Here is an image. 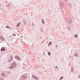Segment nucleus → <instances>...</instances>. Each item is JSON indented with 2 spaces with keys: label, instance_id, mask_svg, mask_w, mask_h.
Returning a JSON list of instances; mask_svg holds the SVG:
<instances>
[{
  "label": "nucleus",
  "instance_id": "f257e3e1",
  "mask_svg": "<svg viewBox=\"0 0 80 80\" xmlns=\"http://www.w3.org/2000/svg\"><path fill=\"white\" fill-rule=\"evenodd\" d=\"M16 67V63L15 62H13L11 64V67H9V68H15Z\"/></svg>",
  "mask_w": 80,
  "mask_h": 80
},
{
  "label": "nucleus",
  "instance_id": "f03ea898",
  "mask_svg": "<svg viewBox=\"0 0 80 80\" xmlns=\"http://www.w3.org/2000/svg\"><path fill=\"white\" fill-rule=\"evenodd\" d=\"M0 38L1 39V40H5L4 38H3V37L2 36H0Z\"/></svg>",
  "mask_w": 80,
  "mask_h": 80
},
{
  "label": "nucleus",
  "instance_id": "7ed1b4c3",
  "mask_svg": "<svg viewBox=\"0 0 80 80\" xmlns=\"http://www.w3.org/2000/svg\"><path fill=\"white\" fill-rule=\"evenodd\" d=\"M16 58V59H18V60H20V58H19V57H18V56H15Z\"/></svg>",
  "mask_w": 80,
  "mask_h": 80
},
{
  "label": "nucleus",
  "instance_id": "20e7f679",
  "mask_svg": "<svg viewBox=\"0 0 80 80\" xmlns=\"http://www.w3.org/2000/svg\"><path fill=\"white\" fill-rule=\"evenodd\" d=\"M21 24V23L19 22L17 24V25L16 26L17 27H18Z\"/></svg>",
  "mask_w": 80,
  "mask_h": 80
},
{
  "label": "nucleus",
  "instance_id": "39448f33",
  "mask_svg": "<svg viewBox=\"0 0 80 80\" xmlns=\"http://www.w3.org/2000/svg\"><path fill=\"white\" fill-rule=\"evenodd\" d=\"M5 49L4 48H2L1 49V51H5Z\"/></svg>",
  "mask_w": 80,
  "mask_h": 80
},
{
  "label": "nucleus",
  "instance_id": "423d86ee",
  "mask_svg": "<svg viewBox=\"0 0 80 80\" xmlns=\"http://www.w3.org/2000/svg\"><path fill=\"white\" fill-rule=\"evenodd\" d=\"M52 45V42H49L48 45V46H50V45Z\"/></svg>",
  "mask_w": 80,
  "mask_h": 80
},
{
  "label": "nucleus",
  "instance_id": "0eeeda50",
  "mask_svg": "<svg viewBox=\"0 0 80 80\" xmlns=\"http://www.w3.org/2000/svg\"><path fill=\"white\" fill-rule=\"evenodd\" d=\"M42 22L43 23V24H44L45 22H44V21L42 19Z\"/></svg>",
  "mask_w": 80,
  "mask_h": 80
},
{
  "label": "nucleus",
  "instance_id": "6e6552de",
  "mask_svg": "<svg viewBox=\"0 0 80 80\" xmlns=\"http://www.w3.org/2000/svg\"><path fill=\"white\" fill-rule=\"evenodd\" d=\"M75 37L76 38H77L78 37V36H77V34H76L75 35Z\"/></svg>",
  "mask_w": 80,
  "mask_h": 80
},
{
  "label": "nucleus",
  "instance_id": "1a4fd4ad",
  "mask_svg": "<svg viewBox=\"0 0 80 80\" xmlns=\"http://www.w3.org/2000/svg\"><path fill=\"white\" fill-rule=\"evenodd\" d=\"M48 55H49V56H50V55L51 54V53H50V52H49L48 53Z\"/></svg>",
  "mask_w": 80,
  "mask_h": 80
},
{
  "label": "nucleus",
  "instance_id": "9d476101",
  "mask_svg": "<svg viewBox=\"0 0 80 80\" xmlns=\"http://www.w3.org/2000/svg\"><path fill=\"white\" fill-rule=\"evenodd\" d=\"M62 78H63V77H61V78H60V80H62Z\"/></svg>",
  "mask_w": 80,
  "mask_h": 80
},
{
  "label": "nucleus",
  "instance_id": "9b49d317",
  "mask_svg": "<svg viewBox=\"0 0 80 80\" xmlns=\"http://www.w3.org/2000/svg\"><path fill=\"white\" fill-rule=\"evenodd\" d=\"M6 28H9V26H7L6 27Z\"/></svg>",
  "mask_w": 80,
  "mask_h": 80
},
{
  "label": "nucleus",
  "instance_id": "f8f14e48",
  "mask_svg": "<svg viewBox=\"0 0 80 80\" xmlns=\"http://www.w3.org/2000/svg\"><path fill=\"white\" fill-rule=\"evenodd\" d=\"M11 58H12V60H11V61H12V60H13V57H11Z\"/></svg>",
  "mask_w": 80,
  "mask_h": 80
},
{
  "label": "nucleus",
  "instance_id": "ddd939ff",
  "mask_svg": "<svg viewBox=\"0 0 80 80\" xmlns=\"http://www.w3.org/2000/svg\"><path fill=\"white\" fill-rule=\"evenodd\" d=\"M58 68V67H56V68Z\"/></svg>",
  "mask_w": 80,
  "mask_h": 80
},
{
  "label": "nucleus",
  "instance_id": "4468645a",
  "mask_svg": "<svg viewBox=\"0 0 80 80\" xmlns=\"http://www.w3.org/2000/svg\"><path fill=\"white\" fill-rule=\"evenodd\" d=\"M65 0V1H66V0Z\"/></svg>",
  "mask_w": 80,
  "mask_h": 80
},
{
  "label": "nucleus",
  "instance_id": "2eb2a0df",
  "mask_svg": "<svg viewBox=\"0 0 80 80\" xmlns=\"http://www.w3.org/2000/svg\"><path fill=\"white\" fill-rule=\"evenodd\" d=\"M3 75H4V74H3Z\"/></svg>",
  "mask_w": 80,
  "mask_h": 80
}]
</instances>
